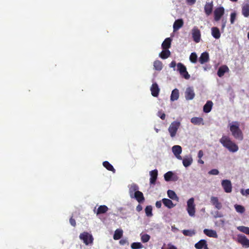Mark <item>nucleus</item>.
Listing matches in <instances>:
<instances>
[{
	"label": "nucleus",
	"instance_id": "56",
	"mask_svg": "<svg viewBox=\"0 0 249 249\" xmlns=\"http://www.w3.org/2000/svg\"><path fill=\"white\" fill-rule=\"evenodd\" d=\"M142 205L140 204L138 205V206L136 207V210L138 212L141 211L142 210Z\"/></svg>",
	"mask_w": 249,
	"mask_h": 249
},
{
	"label": "nucleus",
	"instance_id": "59",
	"mask_svg": "<svg viewBox=\"0 0 249 249\" xmlns=\"http://www.w3.org/2000/svg\"><path fill=\"white\" fill-rule=\"evenodd\" d=\"M168 249H177V248L174 245L168 244Z\"/></svg>",
	"mask_w": 249,
	"mask_h": 249
},
{
	"label": "nucleus",
	"instance_id": "25",
	"mask_svg": "<svg viewBox=\"0 0 249 249\" xmlns=\"http://www.w3.org/2000/svg\"><path fill=\"white\" fill-rule=\"evenodd\" d=\"M179 98V90L177 89H175L172 91L170 100L172 101L177 100Z\"/></svg>",
	"mask_w": 249,
	"mask_h": 249
},
{
	"label": "nucleus",
	"instance_id": "29",
	"mask_svg": "<svg viewBox=\"0 0 249 249\" xmlns=\"http://www.w3.org/2000/svg\"><path fill=\"white\" fill-rule=\"evenodd\" d=\"M204 233L209 237H216L217 234L215 231L209 229L204 230Z\"/></svg>",
	"mask_w": 249,
	"mask_h": 249
},
{
	"label": "nucleus",
	"instance_id": "39",
	"mask_svg": "<svg viewBox=\"0 0 249 249\" xmlns=\"http://www.w3.org/2000/svg\"><path fill=\"white\" fill-rule=\"evenodd\" d=\"M183 234L185 236H192L195 234L196 232L194 230H184L182 231Z\"/></svg>",
	"mask_w": 249,
	"mask_h": 249
},
{
	"label": "nucleus",
	"instance_id": "10",
	"mask_svg": "<svg viewBox=\"0 0 249 249\" xmlns=\"http://www.w3.org/2000/svg\"><path fill=\"white\" fill-rule=\"evenodd\" d=\"M195 96V93L193 87H188L185 92V97L186 100H193Z\"/></svg>",
	"mask_w": 249,
	"mask_h": 249
},
{
	"label": "nucleus",
	"instance_id": "41",
	"mask_svg": "<svg viewBox=\"0 0 249 249\" xmlns=\"http://www.w3.org/2000/svg\"><path fill=\"white\" fill-rule=\"evenodd\" d=\"M190 61L193 63H196L197 60V56L196 53H192L189 57Z\"/></svg>",
	"mask_w": 249,
	"mask_h": 249
},
{
	"label": "nucleus",
	"instance_id": "32",
	"mask_svg": "<svg viewBox=\"0 0 249 249\" xmlns=\"http://www.w3.org/2000/svg\"><path fill=\"white\" fill-rule=\"evenodd\" d=\"M108 210V207L106 205L100 206L97 210L96 214H100L106 213Z\"/></svg>",
	"mask_w": 249,
	"mask_h": 249
},
{
	"label": "nucleus",
	"instance_id": "51",
	"mask_svg": "<svg viewBox=\"0 0 249 249\" xmlns=\"http://www.w3.org/2000/svg\"><path fill=\"white\" fill-rule=\"evenodd\" d=\"M70 223L73 227L76 226V221L72 217L70 219Z\"/></svg>",
	"mask_w": 249,
	"mask_h": 249
},
{
	"label": "nucleus",
	"instance_id": "8",
	"mask_svg": "<svg viewBox=\"0 0 249 249\" xmlns=\"http://www.w3.org/2000/svg\"><path fill=\"white\" fill-rule=\"evenodd\" d=\"M225 10L224 7H219L216 8L213 12L214 14V19L216 21H219L221 17L224 15Z\"/></svg>",
	"mask_w": 249,
	"mask_h": 249
},
{
	"label": "nucleus",
	"instance_id": "60",
	"mask_svg": "<svg viewBox=\"0 0 249 249\" xmlns=\"http://www.w3.org/2000/svg\"><path fill=\"white\" fill-rule=\"evenodd\" d=\"M198 162L200 164H204V161L202 160L201 159H199L198 160Z\"/></svg>",
	"mask_w": 249,
	"mask_h": 249
},
{
	"label": "nucleus",
	"instance_id": "58",
	"mask_svg": "<svg viewBox=\"0 0 249 249\" xmlns=\"http://www.w3.org/2000/svg\"><path fill=\"white\" fill-rule=\"evenodd\" d=\"M119 242L121 245H124L127 243V241L125 239H121Z\"/></svg>",
	"mask_w": 249,
	"mask_h": 249
},
{
	"label": "nucleus",
	"instance_id": "34",
	"mask_svg": "<svg viewBox=\"0 0 249 249\" xmlns=\"http://www.w3.org/2000/svg\"><path fill=\"white\" fill-rule=\"evenodd\" d=\"M242 13L245 17L249 16V4L247 3L242 7Z\"/></svg>",
	"mask_w": 249,
	"mask_h": 249
},
{
	"label": "nucleus",
	"instance_id": "22",
	"mask_svg": "<svg viewBox=\"0 0 249 249\" xmlns=\"http://www.w3.org/2000/svg\"><path fill=\"white\" fill-rule=\"evenodd\" d=\"M172 39L170 37L166 38L162 42L161 47L163 50L168 49L171 47Z\"/></svg>",
	"mask_w": 249,
	"mask_h": 249
},
{
	"label": "nucleus",
	"instance_id": "2",
	"mask_svg": "<svg viewBox=\"0 0 249 249\" xmlns=\"http://www.w3.org/2000/svg\"><path fill=\"white\" fill-rule=\"evenodd\" d=\"M230 130L232 136L236 140L242 141L244 138L243 133L240 129V123L237 121L232 122L229 125Z\"/></svg>",
	"mask_w": 249,
	"mask_h": 249
},
{
	"label": "nucleus",
	"instance_id": "61",
	"mask_svg": "<svg viewBox=\"0 0 249 249\" xmlns=\"http://www.w3.org/2000/svg\"><path fill=\"white\" fill-rule=\"evenodd\" d=\"M208 69H209V68H208V67H204V71H207Z\"/></svg>",
	"mask_w": 249,
	"mask_h": 249
},
{
	"label": "nucleus",
	"instance_id": "5",
	"mask_svg": "<svg viewBox=\"0 0 249 249\" xmlns=\"http://www.w3.org/2000/svg\"><path fill=\"white\" fill-rule=\"evenodd\" d=\"M180 125L179 122L174 121L172 122L168 128V131L171 137H174L177 133L178 129Z\"/></svg>",
	"mask_w": 249,
	"mask_h": 249
},
{
	"label": "nucleus",
	"instance_id": "35",
	"mask_svg": "<svg viewBox=\"0 0 249 249\" xmlns=\"http://www.w3.org/2000/svg\"><path fill=\"white\" fill-rule=\"evenodd\" d=\"M103 166L108 171L115 172V169L114 168L113 166L107 161H105L103 163Z\"/></svg>",
	"mask_w": 249,
	"mask_h": 249
},
{
	"label": "nucleus",
	"instance_id": "47",
	"mask_svg": "<svg viewBox=\"0 0 249 249\" xmlns=\"http://www.w3.org/2000/svg\"><path fill=\"white\" fill-rule=\"evenodd\" d=\"M158 116L162 120L165 119V114L162 111H159L158 113Z\"/></svg>",
	"mask_w": 249,
	"mask_h": 249
},
{
	"label": "nucleus",
	"instance_id": "4",
	"mask_svg": "<svg viewBox=\"0 0 249 249\" xmlns=\"http://www.w3.org/2000/svg\"><path fill=\"white\" fill-rule=\"evenodd\" d=\"M177 71L180 74L186 79H189L190 75L187 71L186 67L181 63H178L177 65Z\"/></svg>",
	"mask_w": 249,
	"mask_h": 249
},
{
	"label": "nucleus",
	"instance_id": "38",
	"mask_svg": "<svg viewBox=\"0 0 249 249\" xmlns=\"http://www.w3.org/2000/svg\"><path fill=\"white\" fill-rule=\"evenodd\" d=\"M237 229L240 231L246 234L249 235V227L241 226L238 227Z\"/></svg>",
	"mask_w": 249,
	"mask_h": 249
},
{
	"label": "nucleus",
	"instance_id": "3",
	"mask_svg": "<svg viewBox=\"0 0 249 249\" xmlns=\"http://www.w3.org/2000/svg\"><path fill=\"white\" fill-rule=\"evenodd\" d=\"M79 238L81 240H83L84 243L88 245L93 243V237L92 235L88 232H83L79 235Z\"/></svg>",
	"mask_w": 249,
	"mask_h": 249
},
{
	"label": "nucleus",
	"instance_id": "9",
	"mask_svg": "<svg viewBox=\"0 0 249 249\" xmlns=\"http://www.w3.org/2000/svg\"><path fill=\"white\" fill-rule=\"evenodd\" d=\"M222 186L226 193H229L232 191V185L230 180H223L221 182Z\"/></svg>",
	"mask_w": 249,
	"mask_h": 249
},
{
	"label": "nucleus",
	"instance_id": "11",
	"mask_svg": "<svg viewBox=\"0 0 249 249\" xmlns=\"http://www.w3.org/2000/svg\"><path fill=\"white\" fill-rule=\"evenodd\" d=\"M172 152L174 153L175 156L178 160H181L182 157L180 155L182 152V148L180 146L176 145L172 147Z\"/></svg>",
	"mask_w": 249,
	"mask_h": 249
},
{
	"label": "nucleus",
	"instance_id": "28",
	"mask_svg": "<svg viewBox=\"0 0 249 249\" xmlns=\"http://www.w3.org/2000/svg\"><path fill=\"white\" fill-rule=\"evenodd\" d=\"M162 202L165 206L169 209H171L175 206V205L173 204L172 200L168 198H163L162 199Z\"/></svg>",
	"mask_w": 249,
	"mask_h": 249
},
{
	"label": "nucleus",
	"instance_id": "33",
	"mask_svg": "<svg viewBox=\"0 0 249 249\" xmlns=\"http://www.w3.org/2000/svg\"><path fill=\"white\" fill-rule=\"evenodd\" d=\"M123 231L121 229H117L114 232L113 235V239L114 240H119L123 236Z\"/></svg>",
	"mask_w": 249,
	"mask_h": 249
},
{
	"label": "nucleus",
	"instance_id": "53",
	"mask_svg": "<svg viewBox=\"0 0 249 249\" xmlns=\"http://www.w3.org/2000/svg\"><path fill=\"white\" fill-rule=\"evenodd\" d=\"M156 206L157 208H160L161 207V202L158 201L156 202Z\"/></svg>",
	"mask_w": 249,
	"mask_h": 249
},
{
	"label": "nucleus",
	"instance_id": "24",
	"mask_svg": "<svg viewBox=\"0 0 249 249\" xmlns=\"http://www.w3.org/2000/svg\"><path fill=\"white\" fill-rule=\"evenodd\" d=\"M212 35L215 39H219L220 37L221 34L219 29L217 27H214L211 29Z\"/></svg>",
	"mask_w": 249,
	"mask_h": 249
},
{
	"label": "nucleus",
	"instance_id": "52",
	"mask_svg": "<svg viewBox=\"0 0 249 249\" xmlns=\"http://www.w3.org/2000/svg\"><path fill=\"white\" fill-rule=\"evenodd\" d=\"M223 215L218 211L215 213V215L214 216L215 218L221 217Z\"/></svg>",
	"mask_w": 249,
	"mask_h": 249
},
{
	"label": "nucleus",
	"instance_id": "48",
	"mask_svg": "<svg viewBox=\"0 0 249 249\" xmlns=\"http://www.w3.org/2000/svg\"><path fill=\"white\" fill-rule=\"evenodd\" d=\"M210 175H217L219 174V171L217 169H213L209 172Z\"/></svg>",
	"mask_w": 249,
	"mask_h": 249
},
{
	"label": "nucleus",
	"instance_id": "20",
	"mask_svg": "<svg viewBox=\"0 0 249 249\" xmlns=\"http://www.w3.org/2000/svg\"><path fill=\"white\" fill-rule=\"evenodd\" d=\"M133 198H135L139 203H141L144 200L143 195L140 191L135 192L134 195L133 196Z\"/></svg>",
	"mask_w": 249,
	"mask_h": 249
},
{
	"label": "nucleus",
	"instance_id": "57",
	"mask_svg": "<svg viewBox=\"0 0 249 249\" xmlns=\"http://www.w3.org/2000/svg\"><path fill=\"white\" fill-rule=\"evenodd\" d=\"M176 66V63L175 61H173L171 62V63L170 64V67L171 68H175Z\"/></svg>",
	"mask_w": 249,
	"mask_h": 249
},
{
	"label": "nucleus",
	"instance_id": "40",
	"mask_svg": "<svg viewBox=\"0 0 249 249\" xmlns=\"http://www.w3.org/2000/svg\"><path fill=\"white\" fill-rule=\"evenodd\" d=\"M234 208L236 211L240 213H243L245 211V208L243 206L240 205L235 204L234 205Z\"/></svg>",
	"mask_w": 249,
	"mask_h": 249
},
{
	"label": "nucleus",
	"instance_id": "44",
	"mask_svg": "<svg viewBox=\"0 0 249 249\" xmlns=\"http://www.w3.org/2000/svg\"><path fill=\"white\" fill-rule=\"evenodd\" d=\"M146 215L147 216H151L152 215V208L151 206H147L145 209Z\"/></svg>",
	"mask_w": 249,
	"mask_h": 249
},
{
	"label": "nucleus",
	"instance_id": "18",
	"mask_svg": "<svg viewBox=\"0 0 249 249\" xmlns=\"http://www.w3.org/2000/svg\"><path fill=\"white\" fill-rule=\"evenodd\" d=\"M150 183L151 184H155L157 179L158 170L155 169L150 172Z\"/></svg>",
	"mask_w": 249,
	"mask_h": 249
},
{
	"label": "nucleus",
	"instance_id": "17",
	"mask_svg": "<svg viewBox=\"0 0 249 249\" xmlns=\"http://www.w3.org/2000/svg\"><path fill=\"white\" fill-rule=\"evenodd\" d=\"M238 241L243 246L249 247V239H248L245 235H239L238 236Z\"/></svg>",
	"mask_w": 249,
	"mask_h": 249
},
{
	"label": "nucleus",
	"instance_id": "26",
	"mask_svg": "<svg viewBox=\"0 0 249 249\" xmlns=\"http://www.w3.org/2000/svg\"><path fill=\"white\" fill-rule=\"evenodd\" d=\"M193 162V159L191 156L186 157L182 160V163L184 167H187L191 165Z\"/></svg>",
	"mask_w": 249,
	"mask_h": 249
},
{
	"label": "nucleus",
	"instance_id": "36",
	"mask_svg": "<svg viewBox=\"0 0 249 249\" xmlns=\"http://www.w3.org/2000/svg\"><path fill=\"white\" fill-rule=\"evenodd\" d=\"M154 67L157 71H160L161 70L163 67L162 62L159 60L155 61L154 62Z\"/></svg>",
	"mask_w": 249,
	"mask_h": 249
},
{
	"label": "nucleus",
	"instance_id": "42",
	"mask_svg": "<svg viewBox=\"0 0 249 249\" xmlns=\"http://www.w3.org/2000/svg\"><path fill=\"white\" fill-rule=\"evenodd\" d=\"M141 241L143 243H146L150 240V236L149 235H148L147 234H141Z\"/></svg>",
	"mask_w": 249,
	"mask_h": 249
},
{
	"label": "nucleus",
	"instance_id": "21",
	"mask_svg": "<svg viewBox=\"0 0 249 249\" xmlns=\"http://www.w3.org/2000/svg\"><path fill=\"white\" fill-rule=\"evenodd\" d=\"M139 186L135 184L132 183L130 185L129 189V194L130 195V196L131 198H133V196L134 195L135 192H136L137 191H139Z\"/></svg>",
	"mask_w": 249,
	"mask_h": 249
},
{
	"label": "nucleus",
	"instance_id": "1",
	"mask_svg": "<svg viewBox=\"0 0 249 249\" xmlns=\"http://www.w3.org/2000/svg\"><path fill=\"white\" fill-rule=\"evenodd\" d=\"M219 142L231 152H236L239 149L238 145L229 136H223L219 140Z\"/></svg>",
	"mask_w": 249,
	"mask_h": 249
},
{
	"label": "nucleus",
	"instance_id": "30",
	"mask_svg": "<svg viewBox=\"0 0 249 249\" xmlns=\"http://www.w3.org/2000/svg\"><path fill=\"white\" fill-rule=\"evenodd\" d=\"M207 245V242L204 239H201L195 245V247L196 249H202Z\"/></svg>",
	"mask_w": 249,
	"mask_h": 249
},
{
	"label": "nucleus",
	"instance_id": "63",
	"mask_svg": "<svg viewBox=\"0 0 249 249\" xmlns=\"http://www.w3.org/2000/svg\"><path fill=\"white\" fill-rule=\"evenodd\" d=\"M230 0L232 2H236L238 0Z\"/></svg>",
	"mask_w": 249,
	"mask_h": 249
},
{
	"label": "nucleus",
	"instance_id": "7",
	"mask_svg": "<svg viewBox=\"0 0 249 249\" xmlns=\"http://www.w3.org/2000/svg\"><path fill=\"white\" fill-rule=\"evenodd\" d=\"M192 37L194 41L196 43H198L201 39V33L198 28L195 26L192 30Z\"/></svg>",
	"mask_w": 249,
	"mask_h": 249
},
{
	"label": "nucleus",
	"instance_id": "31",
	"mask_svg": "<svg viewBox=\"0 0 249 249\" xmlns=\"http://www.w3.org/2000/svg\"><path fill=\"white\" fill-rule=\"evenodd\" d=\"M171 55V53L168 49L163 50L160 54L161 58L165 59L169 57Z\"/></svg>",
	"mask_w": 249,
	"mask_h": 249
},
{
	"label": "nucleus",
	"instance_id": "14",
	"mask_svg": "<svg viewBox=\"0 0 249 249\" xmlns=\"http://www.w3.org/2000/svg\"><path fill=\"white\" fill-rule=\"evenodd\" d=\"M210 60L209 54L208 53L205 52L201 54L199 58V62L200 64H203L209 62Z\"/></svg>",
	"mask_w": 249,
	"mask_h": 249
},
{
	"label": "nucleus",
	"instance_id": "62",
	"mask_svg": "<svg viewBox=\"0 0 249 249\" xmlns=\"http://www.w3.org/2000/svg\"><path fill=\"white\" fill-rule=\"evenodd\" d=\"M204 249H209L208 247H207V245H206L204 248H203Z\"/></svg>",
	"mask_w": 249,
	"mask_h": 249
},
{
	"label": "nucleus",
	"instance_id": "49",
	"mask_svg": "<svg viewBox=\"0 0 249 249\" xmlns=\"http://www.w3.org/2000/svg\"><path fill=\"white\" fill-rule=\"evenodd\" d=\"M227 23V20L226 19L223 18L222 19V27H221V30L223 31Z\"/></svg>",
	"mask_w": 249,
	"mask_h": 249
},
{
	"label": "nucleus",
	"instance_id": "6",
	"mask_svg": "<svg viewBox=\"0 0 249 249\" xmlns=\"http://www.w3.org/2000/svg\"><path fill=\"white\" fill-rule=\"evenodd\" d=\"M187 211L190 216H195L196 210L194 204V198L193 197L190 198L187 201Z\"/></svg>",
	"mask_w": 249,
	"mask_h": 249
},
{
	"label": "nucleus",
	"instance_id": "12",
	"mask_svg": "<svg viewBox=\"0 0 249 249\" xmlns=\"http://www.w3.org/2000/svg\"><path fill=\"white\" fill-rule=\"evenodd\" d=\"M213 2L211 1L210 2H207L204 6V12L205 14L208 16L210 15L213 10Z\"/></svg>",
	"mask_w": 249,
	"mask_h": 249
},
{
	"label": "nucleus",
	"instance_id": "15",
	"mask_svg": "<svg viewBox=\"0 0 249 249\" xmlns=\"http://www.w3.org/2000/svg\"><path fill=\"white\" fill-rule=\"evenodd\" d=\"M211 202L213 206H214L215 208L218 210L221 209L222 207V204L219 201L217 197L212 196L211 198Z\"/></svg>",
	"mask_w": 249,
	"mask_h": 249
},
{
	"label": "nucleus",
	"instance_id": "43",
	"mask_svg": "<svg viewBox=\"0 0 249 249\" xmlns=\"http://www.w3.org/2000/svg\"><path fill=\"white\" fill-rule=\"evenodd\" d=\"M132 249H140L143 247L142 245L140 242H134L131 245Z\"/></svg>",
	"mask_w": 249,
	"mask_h": 249
},
{
	"label": "nucleus",
	"instance_id": "50",
	"mask_svg": "<svg viewBox=\"0 0 249 249\" xmlns=\"http://www.w3.org/2000/svg\"><path fill=\"white\" fill-rule=\"evenodd\" d=\"M241 193L243 196L249 195V189H247L245 191L243 189H242L241 190Z\"/></svg>",
	"mask_w": 249,
	"mask_h": 249
},
{
	"label": "nucleus",
	"instance_id": "64",
	"mask_svg": "<svg viewBox=\"0 0 249 249\" xmlns=\"http://www.w3.org/2000/svg\"><path fill=\"white\" fill-rule=\"evenodd\" d=\"M248 38L249 39V33L248 34Z\"/></svg>",
	"mask_w": 249,
	"mask_h": 249
},
{
	"label": "nucleus",
	"instance_id": "55",
	"mask_svg": "<svg viewBox=\"0 0 249 249\" xmlns=\"http://www.w3.org/2000/svg\"><path fill=\"white\" fill-rule=\"evenodd\" d=\"M203 156V152L202 150H199L198 153V158L201 159Z\"/></svg>",
	"mask_w": 249,
	"mask_h": 249
},
{
	"label": "nucleus",
	"instance_id": "37",
	"mask_svg": "<svg viewBox=\"0 0 249 249\" xmlns=\"http://www.w3.org/2000/svg\"><path fill=\"white\" fill-rule=\"evenodd\" d=\"M168 196L173 200H178V198L174 191L169 190L167 191Z\"/></svg>",
	"mask_w": 249,
	"mask_h": 249
},
{
	"label": "nucleus",
	"instance_id": "46",
	"mask_svg": "<svg viewBox=\"0 0 249 249\" xmlns=\"http://www.w3.org/2000/svg\"><path fill=\"white\" fill-rule=\"evenodd\" d=\"M236 18V14L235 12H232L231 14L230 21L231 24H233Z\"/></svg>",
	"mask_w": 249,
	"mask_h": 249
},
{
	"label": "nucleus",
	"instance_id": "16",
	"mask_svg": "<svg viewBox=\"0 0 249 249\" xmlns=\"http://www.w3.org/2000/svg\"><path fill=\"white\" fill-rule=\"evenodd\" d=\"M151 94L154 97H157L159 95L160 89L156 83H153L150 88Z\"/></svg>",
	"mask_w": 249,
	"mask_h": 249
},
{
	"label": "nucleus",
	"instance_id": "27",
	"mask_svg": "<svg viewBox=\"0 0 249 249\" xmlns=\"http://www.w3.org/2000/svg\"><path fill=\"white\" fill-rule=\"evenodd\" d=\"M213 103L211 101H208L203 107V111L205 113H209L211 111Z\"/></svg>",
	"mask_w": 249,
	"mask_h": 249
},
{
	"label": "nucleus",
	"instance_id": "45",
	"mask_svg": "<svg viewBox=\"0 0 249 249\" xmlns=\"http://www.w3.org/2000/svg\"><path fill=\"white\" fill-rule=\"evenodd\" d=\"M173 175V173L171 171H169L165 173L164 175V179L166 181H169L171 180V178Z\"/></svg>",
	"mask_w": 249,
	"mask_h": 249
},
{
	"label": "nucleus",
	"instance_id": "13",
	"mask_svg": "<svg viewBox=\"0 0 249 249\" xmlns=\"http://www.w3.org/2000/svg\"><path fill=\"white\" fill-rule=\"evenodd\" d=\"M229 69L227 65H224L220 66L217 71V75L219 77H222L224 76V74L229 71Z\"/></svg>",
	"mask_w": 249,
	"mask_h": 249
},
{
	"label": "nucleus",
	"instance_id": "19",
	"mask_svg": "<svg viewBox=\"0 0 249 249\" xmlns=\"http://www.w3.org/2000/svg\"><path fill=\"white\" fill-rule=\"evenodd\" d=\"M183 25V20L182 19H178L176 20L173 24L174 32L178 30Z\"/></svg>",
	"mask_w": 249,
	"mask_h": 249
},
{
	"label": "nucleus",
	"instance_id": "23",
	"mask_svg": "<svg viewBox=\"0 0 249 249\" xmlns=\"http://www.w3.org/2000/svg\"><path fill=\"white\" fill-rule=\"evenodd\" d=\"M191 122L195 125H204L203 119L201 117H193L191 120Z\"/></svg>",
	"mask_w": 249,
	"mask_h": 249
},
{
	"label": "nucleus",
	"instance_id": "54",
	"mask_svg": "<svg viewBox=\"0 0 249 249\" xmlns=\"http://www.w3.org/2000/svg\"><path fill=\"white\" fill-rule=\"evenodd\" d=\"M196 1V0H186V2L190 5L194 4Z\"/></svg>",
	"mask_w": 249,
	"mask_h": 249
}]
</instances>
